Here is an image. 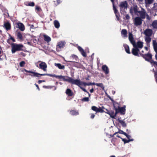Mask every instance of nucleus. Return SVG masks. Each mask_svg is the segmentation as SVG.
I'll return each instance as SVG.
<instances>
[{
	"label": "nucleus",
	"instance_id": "6",
	"mask_svg": "<svg viewBox=\"0 0 157 157\" xmlns=\"http://www.w3.org/2000/svg\"><path fill=\"white\" fill-rule=\"evenodd\" d=\"M134 45V46H133L134 48H132L131 52L133 55L139 57L140 50L137 47L136 44Z\"/></svg>",
	"mask_w": 157,
	"mask_h": 157
},
{
	"label": "nucleus",
	"instance_id": "12",
	"mask_svg": "<svg viewBox=\"0 0 157 157\" xmlns=\"http://www.w3.org/2000/svg\"><path fill=\"white\" fill-rule=\"evenodd\" d=\"M106 110L107 112H106L107 113L109 114L110 116V117L114 119H116V115L117 113L116 111H115V112L113 111H109L107 109H106Z\"/></svg>",
	"mask_w": 157,
	"mask_h": 157
},
{
	"label": "nucleus",
	"instance_id": "59",
	"mask_svg": "<svg viewBox=\"0 0 157 157\" xmlns=\"http://www.w3.org/2000/svg\"><path fill=\"white\" fill-rule=\"evenodd\" d=\"M116 14V16L117 19L118 20H119V17L117 15V13H116V14Z\"/></svg>",
	"mask_w": 157,
	"mask_h": 157
},
{
	"label": "nucleus",
	"instance_id": "47",
	"mask_svg": "<svg viewBox=\"0 0 157 157\" xmlns=\"http://www.w3.org/2000/svg\"><path fill=\"white\" fill-rule=\"evenodd\" d=\"M80 86L79 87L84 92H85L87 93V94H89V93L88 91H87V90L84 88L82 87L81 86Z\"/></svg>",
	"mask_w": 157,
	"mask_h": 157
},
{
	"label": "nucleus",
	"instance_id": "36",
	"mask_svg": "<svg viewBox=\"0 0 157 157\" xmlns=\"http://www.w3.org/2000/svg\"><path fill=\"white\" fill-rule=\"evenodd\" d=\"M70 58H72L73 59H74L75 61L78 60V56L75 55H71L70 56Z\"/></svg>",
	"mask_w": 157,
	"mask_h": 157
},
{
	"label": "nucleus",
	"instance_id": "2",
	"mask_svg": "<svg viewBox=\"0 0 157 157\" xmlns=\"http://www.w3.org/2000/svg\"><path fill=\"white\" fill-rule=\"evenodd\" d=\"M11 52L13 54L17 51H23L24 46L21 44H17L13 43L11 44Z\"/></svg>",
	"mask_w": 157,
	"mask_h": 157
},
{
	"label": "nucleus",
	"instance_id": "22",
	"mask_svg": "<svg viewBox=\"0 0 157 157\" xmlns=\"http://www.w3.org/2000/svg\"><path fill=\"white\" fill-rule=\"evenodd\" d=\"M55 66L58 67L60 69H64L65 68V66L64 65H62L59 63H55Z\"/></svg>",
	"mask_w": 157,
	"mask_h": 157
},
{
	"label": "nucleus",
	"instance_id": "4",
	"mask_svg": "<svg viewBox=\"0 0 157 157\" xmlns=\"http://www.w3.org/2000/svg\"><path fill=\"white\" fill-rule=\"evenodd\" d=\"M140 56L144 58L146 61L148 62H150L152 60V55L150 53H148L146 54H143L142 53H140Z\"/></svg>",
	"mask_w": 157,
	"mask_h": 157
},
{
	"label": "nucleus",
	"instance_id": "55",
	"mask_svg": "<svg viewBox=\"0 0 157 157\" xmlns=\"http://www.w3.org/2000/svg\"><path fill=\"white\" fill-rule=\"evenodd\" d=\"M124 135H125V136L127 137V138L128 139V140H129V139H130V137H131L130 136H129V135H128L126 133V134H125Z\"/></svg>",
	"mask_w": 157,
	"mask_h": 157
},
{
	"label": "nucleus",
	"instance_id": "32",
	"mask_svg": "<svg viewBox=\"0 0 157 157\" xmlns=\"http://www.w3.org/2000/svg\"><path fill=\"white\" fill-rule=\"evenodd\" d=\"M95 85V83H94V82L92 83L91 82L86 83V82H82V86L83 85L85 86H90V85Z\"/></svg>",
	"mask_w": 157,
	"mask_h": 157
},
{
	"label": "nucleus",
	"instance_id": "24",
	"mask_svg": "<svg viewBox=\"0 0 157 157\" xmlns=\"http://www.w3.org/2000/svg\"><path fill=\"white\" fill-rule=\"evenodd\" d=\"M124 48L125 51L126 53L128 54H130L131 53V52L129 50V46L127 44H124Z\"/></svg>",
	"mask_w": 157,
	"mask_h": 157
},
{
	"label": "nucleus",
	"instance_id": "54",
	"mask_svg": "<svg viewBox=\"0 0 157 157\" xmlns=\"http://www.w3.org/2000/svg\"><path fill=\"white\" fill-rule=\"evenodd\" d=\"M125 17L127 20H129L130 18V17L128 14L126 15Z\"/></svg>",
	"mask_w": 157,
	"mask_h": 157
},
{
	"label": "nucleus",
	"instance_id": "51",
	"mask_svg": "<svg viewBox=\"0 0 157 157\" xmlns=\"http://www.w3.org/2000/svg\"><path fill=\"white\" fill-rule=\"evenodd\" d=\"M151 63H153L156 66H157V62L156 61H154L153 60H152L150 62Z\"/></svg>",
	"mask_w": 157,
	"mask_h": 157
},
{
	"label": "nucleus",
	"instance_id": "20",
	"mask_svg": "<svg viewBox=\"0 0 157 157\" xmlns=\"http://www.w3.org/2000/svg\"><path fill=\"white\" fill-rule=\"evenodd\" d=\"M66 94L69 97L72 96L73 95V92L70 89H67L65 92Z\"/></svg>",
	"mask_w": 157,
	"mask_h": 157
},
{
	"label": "nucleus",
	"instance_id": "17",
	"mask_svg": "<svg viewBox=\"0 0 157 157\" xmlns=\"http://www.w3.org/2000/svg\"><path fill=\"white\" fill-rule=\"evenodd\" d=\"M18 27L21 31H23L25 29V27L23 24L21 22H18L17 23Z\"/></svg>",
	"mask_w": 157,
	"mask_h": 157
},
{
	"label": "nucleus",
	"instance_id": "3",
	"mask_svg": "<svg viewBox=\"0 0 157 157\" xmlns=\"http://www.w3.org/2000/svg\"><path fill=\"white\" fill-rule=\"evenodd\" d=\"M118 105V104L117 103H115L113 104V106L115 111H116L117 113H120L121 114L124 115L125 113V111L126 110L125 107L126 106L124 105L123 106L121 107H119L118 106V108L116 107V105Z\"/></svg>",
	"mask_w": 157,
	"mask_h": 157
},
{
	"label": "nucleus",
	"instance_id": "21",
	"mask_svg": "<svg viewBox=\"0 0 157 157\" xmlns=\"http://www.w3.org/2000/svg\"><path fill=\"white\" fill-rule=\"evenodd\" d=\"M24 4L27 6H35V3L32 2H25Z\"/></svg>",
	"mask_w": 157,
	"mask_h": 157
},
{
	"label": "nucleus",
	"instance_id": "23",
	"mask_svg": "<svg viewBox=\"0 0 157 157\" xmlns=\"http://www.w3.org/2000/svg\"><path fill=\"white\" fill-rule=\"evenodd\" d=\"M110 1L113 4V9L115 14L117 13H118V10H117L116 7L115 6L114 0H110Z\"/></svg>",
	"mask_w": 157,
	"mask_h": 157
},
{
	"label": "nucleus",
	"instance_id": "45",
	"mask_svg": "<svg viewBox=\"0 0 157 157\" xmlns=\"http://www.w3.org/2000/svg\"><path fill=\"white\" fill-rule=\"evenodd\" d=\"M98 108L95 106H92L91 107V109L97 112Z\"/></svg>",
	"mask_w": 157,
	"mask_h": 157
},
{
	"label": "nucleus",
	"instance_id": "44",
	"mask_svg": "<svg viewBox=\"0 0 157 157\" xmlns=\"http://www.w3.org/2000/svg\"><path fill=\"white\" fill-rule=\"evenodd\" d=\"M89 99L88 97H85L81 99V101H88Z\"/></svg>",
	"mask_w": 157,
	"mask_h": 157
},
{
	"label": "nucleus",
	"instance_id": "16",
	"mask_svg": "<svg viewBox=\"0 0 157 157\" xmlns=\"http://www.w3.org/2000/svg\"><path fill=\"white\" fill-rule=\"evenodd\" d=\"M153 45L154 50L156 52L155 57L157 60V42L155 40H153Z\"/></svg>",
	"mask_w": 157,
	"mask_h": 157
},
{
	"label": "nucleus",
	"instance_id": "53",
	"mask_svg": "<svg viewBox=\"0 0 157 157\" xmlns=\"http://www.w3.org/2000/svg\"><path fill=\"white\" fill-rule=\"evenodd\" d=\"M20 55H21L22 56H24V57H25L26 56V54L23 52H21L20 54H19Z\"/></svg>",
	"mask_w": 157,
	"mask_h": 157
},
{
	"label": "nucleus",
	"instance_id": "57",
	"mask_svg": "<svg viewBox=\"0 0 157 157\" xmlns=\"http://www.w3.org/2000/svg\"><path fill=\"white\" fill-rule=\"evenodd\" d=\"M45 82V80H39L38 81V83H39V84H40V83H41V82Z\"/></svg>",
	"mask_w": 157,
	"mask_h": 157
},
{
	"label": "nucleus",
	"instance_id": "7",
	"mask_svg": "<svg viewBox=\"0 0 157 157\" xmlns=\"http://www.w3.org/2000/svg\"><path fill=\"white\" fill-rule=\"evenodd\" d=\"M142 19L139 17H136L134 20V24L136 26L141 25L142 24Z\"/></svg>",
	"mask_w": 157,
	"mask_h": 157
},
{
	"label": "nucleus",
	"instance_id": "34",
	"mask_svg": "<svg viewBox=\"0 0 157 157\" xmlns=\"http://www.w3.org/2000/svg\"><path fill=\"white\" fill-rule=\"evenodd\" d=\"M121 139H122V141L124 142V144L128 143L131 141H132L133 140V139H129L128 140L122 138H121Z\"/></svg>",
	"mask_w": 157,
	"mask_h": 157
},
{
	"label": "nucleus",
	"instance_id": "49",
	"mask_svg": "<svg viewBox=\"0 0 157 157\" xmlns=\"http://www.w3.org/2000/svg\"><path fill=\"white\" fill-rule=\"evenodd\" d=\"M145 16L147 19L148 21H149L150 20L151 17H150L149 16L148 14L147 13L146 15H145Z\"/></svg>",
	"mask_w": 157,
	"mask_h": 157
},
{
	"label": "nucleus",
	"instance_id": "63",
	"mask_svg": "<svg viewBox=\"0 0 157 157\" xmlns=\"http://www.w3.org/2000/svg\"><path fill=\"white\" fill-rule=\"evenodd\" d=\"M144 48L146 51L148 50V48L147 47H145Z\"/></svg>",
	"mask_w": 157,
	"mask_h": 157
},
{
	"label": "nucleus",
	"instance_id": "14",
	"mask_svg": "<svg viewBox=\"0 0 157 157\" xmlns=\"http://www.w3.org/2000/svg\"><path fill=\"white\" fill-rule=\"evenodd\" d=\"M128 39L130 43L133 45V46H134V45L136 44L135 41L134 40L133 35L131 33H129Z\"/></svg>",
	"mask_w": 157,
	"mask_h": 157
},
{
	"label": "nucleus",
	"instance_id": "56",
	"mask_svg": "<svg viewBox=\"0 0 157 157\" xmlns=\"http://www.w3.org/2000/svg\"><path fill=\"white\" fill-rule=\"evenodd\" d=\"M95 116V115L94 114L92 113L90 117L92 119H93L94 118Z\"/></svg>",
	"mask_w": 157,
	"mask_h": 157
},
{
	"label": "nucleus",
	"instance_id": "42",
	"mask_svg": "<svg viewBox=\"0 0 157 157\" xmlns=\"http://www.w3.org/2000/svg\"><path fill=\"white\" fill-rule=\"evenodd\" d=\"M53 87H55L54 90H56V86H43V88H47V89L48 88L51 89V88H52Z\"/></svg>",
	"mask_w": 157,
	"mask_h": 157
},
{
	"label": "nucleus",
	"instance_id": "25",
	"mask_svg": "<svg viewBox=\"0 0 157 157\" xmlns=\"http://www.w3.org/2000/svg\"><path fill=\"white\" fill-rule=\"evenodd\" d=\"M17 38L20 40L23 39V36L21 33L20 32H17L16 33Z\"/></svg>",
	"mask_w": 157,
	"mask_h": 157
},
{
	"label": "nucleus",
	"instance_id": "38",
	"mask_svg": "<svg viewBox=\"0 0 157 157\" xmlns=\"http://www.w3.org/2000/svg\"><path fill=\"white\" fill-rule=\"evenodd\" d=\"M117 133H121V134H123L124 135L125 134H126V133H125V132H124L122 130H120L118 132H115V133H114L113 134V136H113L114 135H116V134H117Z\"/></svg>",
	"mask_w": 157,
	"mask_h": 157
},
{
	"label": "nucleus",
	"instance_id": "58",
	"mask_svg": "<svg viewBox=\"0 0 157 157\" xmlns=\"http://www.w3.org/2000/svg\"><path fill=\"white\" fill-rule=\"evenodd\" d=\"M35 85L37 87V89L38 90H40V89L39 88V86H38V85L36 84H35Z\"/></svg>",
	"mask_w": 157,
	"mask_h": 157
},
{
	"label": "nucleus",
	"instance_id": "52",
	"mask_svg": "<svg viewBox=\"0 0 157 157\" xmlns=\"http://www.w3.org/2000/svg\"><path fill=\"white\" fill-rule=\"evenodd\" d=\"M10 40H11L13 42H15L16 40H15L11 36L10 34Z\"/></svg>",
	"mask_w": 157,
	"mask_h": 157
},
{
	"label": "nucleus",
	"instance_id": "8",
	"mask_svg": "<svg viewBox=\"0 0 157 157\" xmlns=\"http://www.w3.org/2000/svg\"><path fill=\"white\" fill-rule=\"evenodd\" d=\"M139 13V17H140L142 19H144L146 18L145 15L147 13L146 10L143 8H141V10L139 11L138 12Z\"/></svg>",
	"mask_w": 157,
	"mask_h": 157
},
{
	"label": "nucleus",
	"instance_id": "33",
	"mask_svg": "<svg viewBox=\"0 0 157 157\" xmlns=\"http://www.w3.org/2000/svg\"><path fill=\"white\" fill-rule=\"evenodd\" d=\"M118 121L121 124L123 127H125L126 126V123L123 120H120L118 119Z\"/></svg>",
	"mask_w": 157,
	"mask_h": 157
},
{
	"label": "nucleus",
	"instance_id": "64",
	"mask_svg": "<svg viewBox=\"0 0 157 157\" xmlns=\"http://www.w3.org/2000/svg\"><path fill=\"white\" fill-rule=\"evenodd\" d=\"M112 93L113 94H114L115 93V91L113 90L112 91Z\"/></svg>",
	"mask_w": 157,
	"mask_h": 157
},
{
	"label": "nucleus",
	"instance_id": "1",
	"mask_svg": "<svg viewBox=\"0 0 157 157\" xmlns=\"http://www.w3.org/2000/svg\"><path fill=\"white\" fill-rule=\"evenodd\" d=\"M24 71L30 73L28 75L32 77H36L40 78L41 76H48L51 77H55L59 79H62L64 81H67L73 84L77 85L79 87L80 86H82V82L80 80L74 79L68 76L65 77L62 75H56L55 74H40L35 72L28 71L24 69Z\"/></svg>",
	"mask_w": 157,
	"mask_h": 157
},
{
	"label": "nucleus",
	"instance_id": "13",
	"mask_svg": "<svg viewBox=\"0 0 157 157\" xmlns=\"http://www.w3.org/2000/svg\"><path fill=\"white\" fill-rule=\"evenodd\" d=\"M3 27L7 31L10 30L11 28V24L8 21L4 22Z\"/></svg>",
	"mask_w": 157,
	"mask_h": 157
},
{
	"label": "nucleus",
	"instance_id": "43",
	"mask_svg": "<svg viewBox=\"0 0 157 157\" xmlns=\"http://www.w3.org/2000/svg\"><path fill=\"white\" fill-rule=\"evenodd\" d=\"M25 64V63L24 61H22L20 63L19 65L21 67H22L24 66Z\"/></svg>",
	"mask_w": 157,
	"mask_h": 157
},
{
	"label": "nucleus",
	"instance_id": "11",
	"mask_svg": "<svg viewBox=\"0 0 157 157\" xmlns=\"http://www.w3.org/2000/svg\"><path fill=\"white\" fill-rule=\"evenodd\" d=\"M65 44V42L63 41H60L58 43L56 46V50L57 51H60L61 49L63 48Z\"/></svg>",
	"mask_w": 157,
	"mask_h": 157
},
{
	"label": "nucleus",
	"instance_id": "15",
	"mask_svg": "<svg viewBox=\"0 0 157 157\" xmlns=\"http://www.w3.org/2000/svg\"><path fill=\"white\" fill-rule=\"evenodd\" d=\"M153 33L152 30L150 29H147L144 32V33L146 36H151Z\"/></svg>",
	"mask_w": 157,
	"mask_h": 157
},
{
	"label": "nucleus",
	"instance_id": "29",
	"mask_svg": "<svg viewBox=\"0 0 157 157\" xmlns=\"http://www.w3.org/2000/svg\"><path fill=\"white\" fill-rule=\"evenodd\" d=\"M121 34L123 35V36L124 37H126L127 36V31L125 29H123L121 31Z\"/></svg>",
	"mask_w": 157,
	"mask_h": 157
},
{
	"label": "nucleus",
	"instance_id": "50",
	"mask_svg": "<svg viewBox=\"0 0 157 157\" xmlns=\"http://www.w3.org/2000/svg\"><path fill=\"white\" fill-rule=\"evenodd\" d=\"M153 72H154V77L155 79H157V71H155L154 70Z\"/></svg>",
	"mask_w": 157,
	"mask_h": 157
},
{
	"label": "nucleus",
	"instance_id": "9",
	"mask_svg": "<svg viewBox=\"0 0 157 157\" xmlns=\"http://www.w3.org/2000/svg\"><path fill=\"white\" fill-rule=\"evenodd\" d=\"M139 8L136 5H134L133 8H131L130 10V13L132 14H133V13L134 12L135 14L137 15H139L138 14V13Z\"/></svg>",
	"mask_w": 157,
	"mask_h": 157
},
{
	"label": "nucleus",
	"instance_id": "19",
	"mask_svg": "<svg viewBox=\"0 0 157 157\" xmlns=\"http://www.w3.org/2000/svg\"><path fill=\"white\" fill-rule=\"evenodd\" d=\"M77 48L82 55L84 57H86V52L84 51V50L80 46H78Z\"/></svg>",
	"mask_w": 157,
	"mask_h": 157
},
{
	"label": "nucleus",
	"instance_id": "35",
	"mask_svg": "<svg viewBox=\"0 0 157 157\" xmlns=\"http://www.w3.org/2000/svg\"><path fill=\"white\" fill-rule=\"evenodd\" d=\"M97 86L101 87L103 90H104L105 87L102 83H95V85Z\"/></svg>",
	"mask_w": 157,
	"mask_h": 157
},
{
	"label": "nucleus",
	"instance_id": "62",
	"mask_svg": "<svg viewBox=\"0 0 157 157\" xmlns=\"http://www.w3.org/2000/svg\"><path fill=\"white\" fill-rule=\"evenodd\" d=\"M142 53L143 54L144 53V52L143 50H142L141 52H139V55H140V53Z\"/></svg>",
	"mask_w": 157,
	"mask_h": 157
},
{
	"label": "nucleus",
	"instance_id": "61",
	"mask_svg": "<svg viewBox=\"0 0 157 157\" xmlns=\"http://www.w3.org/2000/svg\"><path fill=\"white\" fill-rule=\"evenodd\" d=\"M7 42L9 44H10V38L7 40Z\"/></svg>",
	"mask_w": 157,
	"mask_h": 157
},
{
	"label": "nucleus",
	"instance_id": "60",
	"mask_svg": "<svg viewBox=\"0 0 157 157\" xmlns=\"http://www.w3.org/2000/svg\"><path fill=\"white\" fill-rule=\"evenodd\" d=\"M94 89L93 88H92L90 90V93H92L94 92Z\"/></svg>",
	"mask_w": 157,
	"mask_h": 157
},
{
	"label": "nucleus",
	"instance_id": "27",
	"mask_svg": "<svg viewBox=\"0 0 157 157\" xmlns=\"http://www.w3.org/2000/svg\"><path fill=\"white\" fill-rule=\"evenodd\" d=\"M136 46L138 48H141L143 47V43L142 42L140 41H138L137 42Z\"/></svg>",
	"mask_w": 157,
	"mask_h": 157
},
{
	"label": "nucleus",
	"instance_id": "41",
	"mask_svg": "<svg viewBox=\"0 0 157 157\" xmlns=\"http://www.w3.org/2000/svg\"><path fill=\"white\" fill-rule=\"evenodd\" d=\"M145 3L146 4H152L153 2V0H145Z\"/></svg>",
	"mask_w": 157,
	"mask_h": 157
},
{
	"label": "nucleus",
	"instance_id": "10",
	"mask_svg": "<svg viewBox=\"0 0 157 157\" xmlns=\"http://www.w3.org/2000/svg\"><path fill=\"white\" fill-rule=\"evenodd\" d=\"M38 62H41V63L39 65V68L43 70L44 71H46L47 67L46 63L44 62H41L40 61H39Z\"/></svg>",
	"mask_w": 157,
	"mask_h": 157
},
{
	"label": "nucleus",
	"instance_id": "28",
	"mask_svg": "<svg viewBox=\"0 0 157 157\" xmlns=\"http://www.w3.org/2000/svg\"><path fill=\"white\" fill-rule=\"evenodd\" d=\"M44 40L48 43L50 42L51 40V38L47 35H44Z\"/></svg>",
	"mask_w": 157,
	"mask_h": 157
},
{
	"label": "nucleus",
	"instance_id": "5",
	"mask_svg": "<svg viewBox=\"0 0 157 157\" xmlns=\"http://www.w3.org/2000/svg\"><path fill=\"white\" fill-rule=\"evenodd\" d=\"M128 4L126 1L122 2L119 5V6L121 13H122L123 10H127L128 8Z\"/></svg>",
	"mask_w": 157,
	"mask_h": 157
},
{
	"label": "nucleus",
	"instance_id": "18",
	"mask_svg": "<svg viewBox=\"0 0 157 157\" xmlns=\"http://www.w3.org/2000/svg\"><path fill=\"white\" fill-rule=\"evenodd\" d=\"M102 69L106 75H107L109 73V69L106 65H103L102 67Z\"/></svg>",
	"mask_w": 157,
	"mask_h": 157
},
{
	"label": "nucleus",
	"instance_id": "39",
	"mask_svg": "<svg viewBox=\"0 0 157 157\" xmlns=\"http://www.w3.org/2000/svg\"><path fill=\"white\" fill-rule=\"evenodd\" d=\"M54 6H57L62 2L61 0H56V2L54 1Z\"/></svg>",
	"mask_w": 157,
	"mask_h": 157
},
{
	"label": "nucleus",
	"instance_id": "30",
	"mask_svg": "<svg viewBox=\"0 0 157 157\" xmlns=\"http://www.w3.org/2000/svg\"><path fill=\"white\" fill-rule=\"evenodd\" d=\"M54 24L55 27L56 28H59L60 27V24L59 22L56 20H55L54 21Z\"/></svg>",
	"mask_w": 157,
	"mask_h": 157
},
{
	"label": "nucleus",
	"instance_id": "40",
	"mask_svg": "<svg viewBox=\"0 0 157 157\" xmlns=\"http://www.w3.org/2000/svg\"><path fill=\"white\" fill-rule=\"evenodd\" d=\"M145 40L147 43H149L151 40V39L150 36H147L145 38Z\"/></svg>",
	"mask_w": 157,
	"mask_h": 157
},
{
	"label": "nucleus",
	"instance_id": "31",
	"mask_svg": "<svg viewBox=\"0 0 157 157\" xmlns=\"http://www.w3.org/2000/svg\"><path fill=\"white\" fill-rule=\"evenodd\" d=\"M152 26L154 29H157V20H155L153 21L151 24Z\"/></svg>",
	"mask_w": 157,
	"mask_h": 157
},
{
	"label": "nucleus",
	"instance_id": "46",
	"mask_svg": "<svg viewBox=\"0 0 157 157\" xmlns=\"http://www.w3.org/2000/svg\"><path fill=\"white\" fill-rule=\"evenodd\" d=\"M104 112V110L100 107H99V108H98L97 112H100L101 113H103Z\"/></svg>",
	"mask_w": 157,
	"mask_h": 157
},
{
	"label": "nucleus",
	"instance_id": "48",
	"mask_svg": "<svg viewBox=\"0 0 157 157\" xmlns=\"http://www.w3.org/2000/svg\"><path fill=\"white\" fill-rule=\"evenodd\" d=\"M3 53L2 50V48L1 46H0V57L2 56Z\"/></svg>",
	"mask_w": 157,
	"mask_h": 157
},
{
	"label": "nucleus",
	"instance_id": "26",
	"mask_svg": "<svg viewBox=\"0 0 157 157\" xmlns=\"http://www.w3.org/2000/svg\"><path fill=\"white\" fill-rule=\"evenodd\" d=\"M70 114L72 115L76 116L79 114V113L76 110H71L70 112Z\"/></svg>",
	"mask_w": 157,
	"mask_h": 157
},
{
	"label": "nucleus",
	"instance_id": "37",
	"mask_svg": "<svg viewBox=\"0 0 157 157\" xmlns=\"http://www.w3.org/2000/svg\"><path fill=\"white\" fill-rule=\"evenodd\" d=\"M35 10L36 11V12H41L42 11V9L40 7L36 6L35 8Z\"/></svg>",
	"mask_w": 157,
	"mask_h": 157
}]
</instances>
